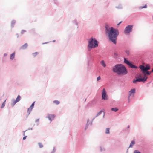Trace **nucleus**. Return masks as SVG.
Listing matches in <instances>:
<instances>
[{
	"mask_svg": "<svg viewBox=\"0 0 153 153\" xmlns=\"http://www.w3.org/2000/svg\"><path fill=\"white\" fill-rule=\"evenodd\" d=\"M87 41H88L87 45L88 52L87 53V57L88 59L87 64L88 67L90 63L93 62L94 61V59L91 52V50L98 47L99 42L96 38L93 36L89 39H88Z\"/></svg>",
	"mask_w": 153,
	"mask_h": 153,
	"instance_id": "f257e3e1",
	"label": "nucleus"
},
{
	"mask_svg": "<svg viewBox=\"0 0 153 153\" xmlns=\"http://www.w3.org/2000/svg\"><path fill=\"white\" fill-rule=\"evenodd\" d=\"M105 35L108 37L109 41L116 45L117 37L119 35L118 30L113 27H110L107 24L105 25Z\"/></svg>",
	"mask_w": 153,
	"mask_h": 153,
	"instance_id": "f03ea898",
	"label": "nucleus"
},
{
	"mask_svg": "<svg viewBox=\"0 0 153 153\" xmlns=\"http://www.w3.org/2000/svg\"><path fill=\"white\" fill-rule=\"evenodd\" d=\"M112 71L118 75H125L128 72L126 67L121 64H117L112 67Z\"/></svg>",
	"mask_w": 153,
	"mask_h": 153,
	"instance_id": "7ed1b4c3",
	"label": "nucleus"
},
{
	"mask_svg": "<svg viewBox=\"0 0 153 153\" xmlns=\"http://www.w3.org/2000/svg\"><path fill=\"white\" fill-rule=\"evenodd\" d=\"M135 79H134L132 81V82L134 84H136L138 82H143L144 83L147 80V77L144 75V76L142 77L140 75H139L138 76L135 77Z\"/></svg>",
	"mask_w": 153,
	"mask_h": 153,
	"instance_id": "20e7f679",
	"label": "nucleus"
},
{
	"mask_svg": "<svg viewBox=\"0 0 153 153\" xmlns=\"http://www.w3.org/2000/svg\"><path fill=\"white\" fill-rule=\"evenodd\" d=\"M134 26L133 25H129L126 26L125 28L124 32L125 34L129 35L131 32H132Z\"/></svg>",
	"mask_w": 153,
	"mask_h": 153,
	"instance_id": "39448f33",
	"label": "nucleus"
},
{
	"mask_svg": "<svg viewBox=\"0 0 153 153\" xmlns=\"http://www.w3.org/2000/svg\"><path fill=\"white\" fill-rule=\"evenodd\" d=\"M136 92V89L135 88H133L131 89L128 92V102L130 101V97L132 96L134 97V94Z\"/></svg>",
	"mask_w": 153,
	"mask_h": 153,
	"instance_id": "423d86ee",
	"label": "nucleus"
},
{
	"mask_svg": "<svg viewBox=\"0 0 153 153\" xmlns=\"http://www.w3.org/2000/svg\"><path fill=\"white\" fill-rule=\"evenodd\" d=\"M102 99L103 100H106L108 99L106 92L104 88L103 89L102 92Z\"/></svg>",
	"mask_w": 153,
	"mask_h": 153,
	"instance_id": "0eeeda50",
	"label": "nucleus"
},
{
	"mask_svg": "<svg viewBox=\"0 0 153 153\" xmlns=\"http://www.w3.org/2000/svg\"><path fill=\"white\" fill-rule=\"evenodd\" d=\"M97 102V101L96 99H94L92 101L89 102L87 105H86V107H92L95 105Z\"/></svg>",
	"mask_w": 153,
	"mask_h": 153,
	"instance_id": "6e6552de",
	"label": "nucleus"
},
{
	"mask_svg": "<svg viewBox=\"0 0 153 153\" xmlns=\"http://www.w3.org/2000/svg\"><path fill=\"white\" fill-rule=\"evenodd\" d=\"M56 117V115L55 114H47V117L48 118L50 122H51L54 118Z\"/></svg>",
	"mask_w": 153,
	"mask_h": 153,
	"instance_id": "1a4fd4ad",
	"label": "nucleus"
},
{
	"mask_svg": "<svg viewBox=\"0 0 153 153\" xmlns=\"http://www.w3.org/2000/svg\"><path fill=\"white\" fill-rule=\"evenodd\" d=\"M35 101L33 102L31 104L30 107L28 108L27 110V113H28V115H29L30 113V112L32 110L33 108L35 105Z\"/></svg>",
	"mask_w": 153,
	"mask_h": 153,
	"instance_id": "9d476101",
	"label": "nucleus"
},
{
	"mask_svg": "<svg viewBox=\"0 0 153 153\" xmlns=\"http://www.w3.org/2000/svg\"><path fill=\"white\" fill-rule=\"evenodd\" d=\"M139 68L141 70L142 72L144 74L147 71L145 67L143 65H140L139 66Z\"/></svg>",
	"mask_w": 153,
	"mask_h": 153,
	"instance_id": "9b49d317",
	"label": "nucleus"
},
{
	"mask_svg": "<svg viewBox=\"0 0 153 153\" xmlns=\"http://www.w3.org/2000/svg\"><path fill=\"white\" fill-rule=\"evenodd\" d=\"M130 68L133 69H137V66L134 65L133 63L131 62H130L128 65Z\"/></svg>",
	"mask_w": 153,
	"mask_h": 153,
	"instance_id": "f8f14e48",
	"label": "nucleus"
},
{
	"mask_svg": "<svg viewBox=\"0 0 153 153\" xmlns=\"http://www.w3.org/2000/svg\"><path fill=\"white\" fill-rule=\"evenodd\" d=\"M15 52L14 51L10 55V59L11 60H13L15 57Z\"/></svg>",
	"mask_w": 153,
	"mask_h": 153,
	"instance_id": "ddd939ff",
	"label": "nucleus"
},
{
	"mask_svg": "<svg viewBox=\"0 0 153 153\" xmlns=\"http://www.w3.org/2000/svg\"><path fill=\"white\" fill-rule=\"evenodd\" d=\"M28 44L27 43H25L20 48V49H25L27 47Z\"/></svg>",
	"mask_w": 153,
	"mask_h": 153,
	"instance_id": "4468645a",
	"label": "nucleus"
},
{
	"mask_svg": "<svg viewBox=\"0 0 153 153\" xmlns=\"http://www.w3.org/2000/svg\"><path fill=\"white\" fill-rule=\"evenodd\" d=\"M124 62L125 63V64H126L127 65H128V64H129V63H130V62H131L127 58H124Z\"/></svg>",
	"mask_w": 153,
	"mask_h": 153,
	"instance_id": "2eb2a0df",
	"label": "nucleus"
},
{
	"mask_svg": "<svg viewBox=\"0 0 153 153\" xmlns=\"http://www.w3.org/2000/svg\"><path fill=\"white\" fill-rule=\"evenodd\" d=\"M105 111V110L104 109H102L100 110L98 113H97L96 115L95 116V117H96L99 115H100L102 113H103V112H104Z\"/></svg>",
	"mask_w": 153,
	"mask_h": 153,
	"instance_id": "dca6fc26",
	"label": "nucleus"
},
{
	"mask_svg": "<svg viewBox=\"0 0 153 153\" xmlns=\"http://www.w3.org/2000/svg\"><path fill=\"white\" fill-rule=\"evenodd\" d=\"M12 103L11 104V105L12 107H13L16 104V103L18 102L15 99H13L12 100Z\"/></svg>",
	"mask_w": 153,
	"mask_h": 153,
	"instance_id": "f3484780",
	"label": "nucleus"
},
{
	"mask_svg": "<svg viewBox=\"0 0 153 153\" xmlns=\"http://www.w3.org/2000/svg\"><path fill=\"white\" fill-rule=\"evenodd\" d=\"M135 142L134 140H133L131 142V143L129 146V148L132 147L135 144Z\"/></svg>",
	"mask_w": 153,
	"mask_h": 153,
	"instance_id": "a211bd4d",
	"label": "nucleus"
},
{
	"mask_svg": "<svg viewBox=\"0 0 153 153\" xmlns=\"http://www.w3.org/2000/svg\"><path fill=\"white\" fill-rule=\"evenodd\" d=\"M120 54H121V53L120 52L118 53L117 51H115L114 52V56L116 57L119 56Z\"/></svg>",
	"mask_w": 153,
	"mask_h": 153,
	"instance_id": "6ab92c4d",
	"label": "nucleus"
},
{
	"mask_svg": "<svg viewBox=\"0 0 153 153\" xmlns=\"http://www.w3.org/2000/svg\"><path fill=\"white\" fill-rule=\"evenodd\" d=\"M118 110V108L117 107L112 108L111 109V111L114 112H116Z\"/></svg>",
	"mask_w": 153,
	"mask_h": 153,
	"instance_id": "aec40b11",
	"label": "nucleus"
},
{
	"mask_svg": "<svg viewBox=\"0 0 153 153\" xmlns=\"http://www.w3.org/2000/svg\"><path fill=\"white\" fill-rule=\"evenodd\" d=\"M16 21L14 20H13L11 22V27L12 28H13L14 27V25L16 23Z\"/></svg>",
	"mask_w": 153,
	"mask_h": 153,
	"instance_id": "412c9836",
	"label": "nucleus"
},
{
	"mask_svg": "<svg viewBox=\"0 0 153 153\" xmlns=\"http://www.w3.org/2000/svg\"><path fill=\"white\" fill-rule=\"evenodd\" d=\"M89 119H88L87 120V123L86 124L85 126V129H84V130L85 131L88 127V126H89L88 123L89 122Z\"/></svg>",
	"mask_w": 153,
	"mask_h": 153,
	"instance_id": "4be33fe9",
	"label": "nucleus"
},
{
	"mask_svg": "<svg viewBox=\"0 0 153 153\" xmlns=\"http://www.w3.org/2000/svg\"><path fill=\"white\" fill-rule=\"evenodd\" d=\"M100 63L101 65L103 67H105L106 66V64L105 63L104 60H102L100 62Z\"/></svg>",
	"mask_w": 153,
	"mask_h": 153,
	"instance_id": "5701e85b",
	"label": "nucleus"
},
{
	"mask_svg": "<svg viewBox=\"0 0 153 153\" xmlns=\"http://www.w3.org/2000/svg\"><path fill=\"white\" fill-rule=\"evenodd\" d=\"M21 96L20 95H18L16 98V99L15 100L17 102H19L21 99Z\"/></svg>",
	"mask_w": 153,
	"mask_h": 153,
	"instance_id": "b1692460",
	"label": "nucleus"
},
{
	"mask_svg": "<svg viewBox=\"0 0 153 153\" xmlns=\"http://www.w3.org/2000/svg\"><path fill=\"white\" fill-rule=\"evenodd\" d=\"M147 7V4H145L143 6H140L138 7V8L140 9H141L143 8H146Z\"/></svg>",
	"mask_w": 153,
	"mask_h": 153,
	"instance_id": "393cba45",
	"label": "nucleus"
},
{
	"mask_svg": "<svg viewBox=\"0 0 153 153\" xmlns=\"http://www.w3.org/2000/svg\"><path fill=\"white\" fill-rule=\"evenodd\" d=\"M145 67L146 68V71H148L151 68L150 65L148 64H147L146 65Z\"/></svg>",
	"mask_w": 153,
	"mask_h": 153,
	"instance_id": "a878e982",
	"label": "nucleus"
},
{
	"mask_svg": "<svg viewBox=\"0 0 153 153\" xmlns=\"http://www.w3.org/2000/svg\"><path fill=\"white\" fill-rule=\"evenodd\" d=\"M105 133L106 134H109L110 133V128H107L106 129Z\"/></svg>",
	"mask_w": 153,
	"mask_h": 153,
	"instance_id": "bb28decb",
	"label": "nucleus"
},
{
	"mask_svg": "<svg viewBox=\"0 0 153 153\" xmlns=\"http://www.w3.org/2000/svg\"><path fill=\"white\" fill-rule=\"evenodd\" d=\"M115 7L118 9H121L122 8V7L121 4H120L117 6H116Z\"/></svg>",
	"mask_w": 153,
	"mask_h": 153,
	"instance_id": "cd10ccee",
	"label": "nucleus"
},
{
	"mask_svg": "<svg viewBox=\"0 0 153 153\" xmlns=\"http://www.w3.org/2000/svg\"><path fill=\"white\" fill-rule=\"evenodd\" d=\"M53 102L56 105H59L60 103V102L57 100H54Z\"/></svg>",
	"mask_w": 153,
	"mask_h": 153,
	"instance_id": "c85d7f7f",
	"label": "nucleus"
},
{
	"mask_svg": "<svg viewBox=\"0 0 153 153\" xmlns=\"http://www.w3.org/2000/svg\"><path fill=\"white\" fill-rule=\"evenodd\" d=\"M38 145L39 147L40 148H41L43 147V145H42L41 143L39 142L38 143Z\"/></svg>",
	"mask_w": 153,
	"mask_h": 153,
	"instance_id": "c756f323",
	"label": "nucleus"
},
{
	"mask_svg": "<svg viewBox=\"0 0 153 153\" xmlns=\"http://www.w3.org/2000/svg\"><path fill=\"white\" fill-rule=\"evenodd\" d=\"M125 53H126L127 56H129L130 54V52L128 50H126L125 51Z\"/></svg>",
	"mask_w": 153,
	"mask_h": 153,
	"instance_id": "7c9ffc66",
	"label": "nucleus"
},
{
	"mask_svg": "<svg viewBox=\"0 0 153 153\" xmlns=\"http://www.w3.org/2000/svg\"><path fill=\"white\" fill-rule=\"evenodd\" d=\"M6 100H5L2 103L1 106V108H3L5 106V102H6Z\"/></svg>",
	"mask_w": 153,
	"mask_h": 153,
	"instance_id": "2f4dec72",
	"label": "nucleus"
},
{
	"mask_svg": "<svg viewBox=\"0 0 153 153\" xmlns=\"http://www.w3.org/2000/svg\"><path fill=\"white\" fill-rule=\"evenodd\" d=\"M72 22L73 23H74L76 25L78 26V22H77V21H76V19H75V20H73L72 21Z\"/></svg>",
	"mask_w": 153,
	"mask_h": 153,
	"instance_id": "473e14b6",
	"label": "nucleus"
},
{
	"mask_svg": "<svg viewBox=\"0 0 153 153\" xmlns=\"http://www.w3.org/2000/svg\"><path fill=\"white\" fill-rule=\"evenodd\" d=\"M133 153H142L138 150H135L134 151Z\"/></svg>",
	"mask_w": 153,
	"mask_h": 153,
	"instance_id": "72a5a7b5",
	"label": "nucleus"
},
{
	"mask_svg": "<svg viewBox=\"0 0 153 153\" xmlns=\"http://www.w3.org/2000/svg\"><path fill=\"white\" fill-rule=\"evenodd\" d=\"M39 53L38 52H36L33 53L32 54L34 57H35Z\"/></svg>",
	"mask_w": 153,
	"mask_h": 153,
	"instance_id": "f704fd0d",
	"label": "nucleus"
},
{
	"mask_svg": "<svg viewBox=\"0 0 153 153\" xmlns=\"http://www.w3.org/2000/svg\"><path fill=\"white\" fill-rule=\"evenodd\" d=\"M151 73V71L149 72V71H147L146 72H145V73H144V74H145V75L146 74L150 75Z\"/></svg>",
	"mask_w": 153,
	"mask_h": 153,
	"instance_id": "c9c22d12",
	"label": "nucleus"
},
{
	"mask_svg": "<svg viewBox=\"0 0 153 153\" xmlns=\"http://www.w3.org/2000/svg\"><path fill=\"white\" fill-rule=\"evenodd\" d=\"M101 79V77L100 76H99L97 77V81H99Z\"/></svg>",
	"mask_w": 153,
	"mask_h": 153,
	"instance_id": "e433bc0d",
	"label": "nucleus"
},
{
	"mask_svg": "<svg viewBox=\"0 0 153 153\" xmlns=\"http://www.w3.org/2000/svg\"><path fill=\"white\" fill-rule=\"evenodd\" d=\"M26 32V31L25 30H22L21 31V33L22 34L24 33V32Z\"/></svg>",
	"mask_w": 153,
	"mask_h": 153,
	"instance_id": "4c0bfd02",
	"label": "nucleus"
},
{
	"mask_svg": "<svg viewBox=\"0 0 153 153\" xmlns=\"http://www.w3.org/2000/svg\"><path fill=\"white\" fill-rule=\"evenodd\" d=\"M55 151H56L55 147H54L53 148V150L51 151V152H53V153H55Z\"/></svg>",
	"mask_w": 153,
	"mask_h": 153,
	"instance_id": "58836bf2",
	"label": "nucleus"
},
{
	"mask_svg": "<svg viewBox=\"0 0 153 153\" xmlns=\"http://www.w3.org/2000/svg\"><path fill=\"white\" fill-rule=\"evenodd\" d=\"M54 3L57 5H58V2L57 0H53Z\"/></svg>",
	"mask_w": 153,
	"mask_h": 153,
	"instance_id": "ea45409f",
	"label": "nucleus"
},
{
	"mask_svg": "<svg viewBox=\"0 0 153 153\" xmlns=\"http://www.w3.org/2000/svg\"><path fill=\"white\" fill-rule=\"evenodd\" d=\"M27 137V136H25V135L24 136V137L23 138V140H25L26 139Z\"/></svg>",
	"mask_w": 153,
	"mask_h": 153,
	"instance_id": "a19ab883",
	"label": "nucleus"
},
{
	"mask_svg": "<svg viewBox=\"0 0 153 153\" xmlns=\"http://www.w3.org/2000/svg\"><path fill=\"white\" fill-rule=\"evenodd\" d=\"M122 22V21H120L118 24H117V26H119Z\"/></svg>",
	"mask_w": 153,
	"mask_h": 153,
	"instance_id": "79ce46f5",
	"label": "nucleus"
},
{
	"mask_svg": "<svg viewBox=\"0 0 153 153\" xmlns=\"http://www.w3.org/2000/svg\"><path fill=\"white\" fill-rule=\"evenodd\" d=\"M89 125H90L91 126L92 125V121H91L90 122L88 123Z\"/></svg>",
	"mask_w": 153,
	"mask_h": 153,
	"instance_id": "37998d69",
	"label": "nucleus"
},
{
	"mask_svg": "<svg viewBox=\"0 0 153 153\" xmlns=\"http://www.w3.org/2000/svg\"><path fill=\"white\" fill-rule=\"evenodd\" d=\"M27 131V130L25 131H23V136H24V135H25V133Z\"/></svg>",
	"mask_w": 153,
	"mask_h": 153,
	"instance_id": "c03bdc74",
	"label": "nucleus"
},
{
	"mask_svg": "<svg viewBox=\"0 0 153 153\" xmlns=\"http://www.w3.org/2000/svg\"><path fill=\"white\" fill-rule=\"evenodd\" d=\"M39 119H37L35 121V122H39Z\"/></svg>",
	"mask_w": 153,
	"mask_h": 153,
	"instance_id": "a18cd8bd",
	"label": "nucleus"
},
{
	"mask_svg": "<svg viewBox=\"0 0 153 153\" xmlns=\"http://www.w3.org/2000/svg\"><path fill=\"white\" fill-rule=\"evenodd\" d=\"M44 42V43H42V44H46L48 43H49L50 42Z\"/></svg>",
	"mask_w": 153,
	"mask_h": 153,
	"instance_id": "49530a36",
	"label": "nucleus"
},
{
	"mask_svg": "<svg viewBox=\"0 0 153 153\" xmlns=\"http://www.w3.org/2000/svg\"><path fill=\"white\" fill-rule=\"evenodd\" d=\"M103 118H104L105 117V111H104V112H103Z\"/></svg>",
	"mask_w": 153,
	"mask_h": 153,
	"instance_id": "de8ad7c7",
	"label": "nucleus"
},
{
	"mask_svg": "<svg viewBox=\"0 0 153 153\" xmlns=\"http://www.w3.org/2000/svg\"><path fill=\"white\" fill-rule=\"evenodd\" d=\"M33 130V128H28V129H27V130Z\"/></svg>",
	"mask_w": 153,
	"mask_h": 153,
	"instance_id": "09e8293b",
	"label": "nucleus"
},
{
	"mask_svg": "<svg viewBox=\"0 0 153 153\" xmlns=\"http://www.w3.org/2000/svg\"><path fill=\"white\" fill-rule=\"evenodd\" d=\"M7 53H5L4 54V57H6V56H7Z\"/></svg>",
	"mask_w": 153,
	"mask_h": 153,
	"instance_id": "8fccbe9b",
	"label": "nucleus"
},
{
	"mask_svg": "<svg viewBox=\"0 0 153 153\" xmlns=\"http://www.w3.org/2000/svg\"><path fill=\"white\" fill-rule=\"evenodd\" d=\"M100 151H101V152L102 151L103 149H102V147L101 146H100Z\"/></svg>",
	"mask_w": 153,
	"mask_h": 153,
	"instance_id": "3c124183",
	"label": "nucleus"
},
{
	"mask_svg": "<svg viewBox=\"0 0 153 153\" xmlns=\"http://www.w3.org/2000/svg\"><path fill=\"white\" fill-rule=\"evenodd\" d=\"M16 35L17 36V38H18L19 36V34L18 33H17Z\"/></svg>",
	"mask_w": 153,
	"mask_h": 153,
	"instance_id": "603ef678",
	"label": "nucleus"
},
{
	"mask_svg": "<svg viewBox=\"0 0 153 153\" xmlns=\"http://www.w3.org/2000/svg\"><path fill=\"white\" fill-rule=\"evenodd\" d=\"M130 128V126L128 125L127 126V128Z\"/></svg>",
	"mask_w": 153,
	"mask_h": 153,
	"instance_id": "864d4df0",
	"label": "nucleus"
},
{
	"mask_svg": "<svg viewBox=\"0 0 153 153\" xmlns=\"http://www.w3.org/2000/svg\"><path fill=\"white\" fill-rule=\"evenodd\" d=\"M55 41H56V40H53L52 41V42H55Z\"/></svg>",
	"mask_w": 153,
	"mask_h": 153,
	"instance_id": "5fc2aeb1",
	"label": "nucleus"
},
{
	"mask_svg": "<svg viewBox=\"0 0 153 153\" xmlns=\"http://www.w3.org/2000/svg\"><path fill=\"white\" fill-rule=\"evenodd\" d=\"M151 72H153V68L151 70Z\"/></svg>",
	"mask_w": 153,
	"mask_h": 153,
	"instance_id": "6e6d98bb",
	"label": "nucleus"
},
{
	"mask_svg": "<svg viewBox=\"0 0 153 153\" xmlns=\"http://www.w3.org/2000/svg\"><path fill=\"white\" fill-rule=\"evenodd\" d=\"M94 118H93L91 120V121H92V122H93V120H94Z\"/></svg>",
	"mask_w": 153,
	"mask_h": 153,
	"instance_id": "4d7b16f0",
	"label": "nucleus"
},
{
	"mask_svg": "<svg viewBox=\"0 0 153 153\" xmlns=\"http://www.w3.org/2000/svg\"><path fill=\"white\" fill-rule=\"evenodd\" d=\"M39 123L37 124L36 125L37 126H38L39 125Z\"/></svg>",
	"mask_w": 153,
	"mask_h": 153,
	"instance_id": "13d9d810",
	"label": "nucleus"
},
{
	"mask_svg": "<svg viewBox=\"0 0 153 153\" xmlns=\"http://www.w3.org/2000/svg\"><path fill=\"white\" fill-rule=\"evenodd\" d=\"M128 149H127V152H126V153H128Z\"/></svg>",
	"mask_w": 153,
	"mask_h": 153,
	"instance_id": "bf43d9fd",
	"label": "nucleus"
},
{
	"mask_svg": "<svg viewBox=\"0 0 153 153\" xmlns=\"http://www.w3.org/2000/svg\"><path fill=\"white\" fill-rule=\"evenodd\" d=\"M1 97H0V100H1Z\"/></svg>",
	"mask_w": 153,
	"mask_h": 153,
	"instance_id": "052dcab7",
	"label": "nucleus"
},
{
	"mask_svg": "<svg viewBox=\"0 0 153 153\" xmlns=\"http://www.w3.org/2000/svg\"><path fill=\"white\" fill-rule=\"evenodd\" d=\"M86 99H85V100L84 101L85 102L86 101Z\"/></svg>",
	"mask_w": 153,
	"mask_h": 153,
	"instance_id": "680f3d73",
	"label": "nucleus"
},
{
	"mask_svg": "<svg viewBox=\"0 0 153 153\" xmlns=\"http://www.w3.org/2000/svg\"><path fill=\"white\" fill-rule=\"evenodd\" d=\"M152 20H153V16H152Z\"/></svg>",
	"mask_w": 153,
	"mask_h": 153,
	"instance_id": "e2e57ef3",
	"label": "nucleus"
},
{
	"mask_svg": "<svg viewBox=\"0 0 153 153\" xmlns=\"http://www.w3.org/2000/svg\"><path fill=\"white\" fill-rule=\"evenodd\" d=\"M108 4L107 6V7H108Z\"/></svg>",
	"mask_w": 153,
	"mask_h": 153,
	"instance_id": "0e129e2a",
	"label": "nucleus"
}]
</instances>
